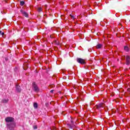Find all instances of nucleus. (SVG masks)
Listing matches in <instances>:
<instances>
[{
	"label": "nucleus",
	"mask_w": 130,
	"mask_h": 130,
	"mask_svg": "<svg viewBox=\"0 0 130 130\" xmlns=\"http://www.w3.org/2000/svg\"><path fill=\"white\" fill-rule=\"evenodd\" d=\"M1 35H2V36H4V35H5V33L4 32L1 33Z\"/></svg>",
	"instance_id": "obj_17"
},
{
	"label": "nucleus",
	"mask_w": 130,
	"mask_h": 130,
	"mask_svg": "<svg viewBox=\"0 0 130 130\" xmlns=\"http://www.w3.org/2000/svg\"><path fill=\"white\" fill-rule=\"evenodd\" d=\"M34 108L36 109V108H38V104H37V103H35L34 104Z\"/></svg>",
	"instance_id": "obj_11"
},
{
	"label": "nucleus",
	"mask_w": 130,
	"mask_h": 130,
	"mask_svg": "<svg viewBox=\"0 0 130 130\" xmlns=\"http://www.w3.org/2000/svg\"><path fill=\"white\" fill-rule=\"evenodd\" d=\"M15 120V119L12 117H7L5 118V121L6 122H13Z\"/></svg>",
	"instance_id": "obj_4"
},
{
	"label": "nucleus",
	"mask_w": 130,
	"mask_h": 130,
	"mask_svg": "<svg viewBox=\"0 0 130 130\" xmlns=\"http://www.w3.org/2000/svg\"><path fill=\"white\" fill-rule=\"evenodd\" d=\"M32 88L35 92H36V93H38V92H39V88L38 87L37 85H36L35 82H34L32 83Z\"/></svg>",
	"instance_id": "obj_2"
},
{
	"label": "nucleus",
	"mask_w": 130,
	"mask_h": 130,
	"mask_svg": "<svg viewBox=\"0 0 130 130\" xmlns=\"http://www.w3.org/2000/svg\"><path fill=\"white\" fill-rule=\"evenodd\" d=\"M102 47V45L99 44L96 45V48L99 49V48H101Z\"/></svg>",
	"instance_id": "obj_10"
},
{
	"label": "nucleus",
	"mask_w": 130,
	"mask_h": 130,
	"mask_svg": "<svg viewBox=\"0 0 130 130\" xmlns=\"http://www.w3.org/2000/svg\"><path fill=\"white\" fill-rule=\"evenodd\" d=\"M130 56H127L126 58V64H129L130 63Z\"/></svg>",
	"instance_id": "obj_8"
},
{
	"label": "nucleus",
	"mask_w": 130,
	"mask_h": 130,
	"mask_svg": "<svg viewBox=\"0 0 130 130\" xmlns=\"http://www.w3.org/2000/svg\"><path fill=\"white\" fill-rule=\"evenodd\" d=\"M16 89L17 92H18V93H20V92H21V91L22 90V89H21V88H20V86H19V84L16 85Z\"/></svg>",
	"instance_id": "obj_6"
},
{
	"label": "nucleus",
	"mask_w": 130,
	"mask_h": 130,
	"mask_svg": "<svg viewBox=\"0 0 130 130\" xmlns=\"http://www.w3.org/2000/svg\"><path fill=\"white\" fill-rule=\"evenodd\" d=\"M124 50H125V51H128V47H127V46L124 47Z\"/></svg>",
	"instance_id": "obj_14"
},
{
	"label": "nucleus",
	"mask_w": 130,
	"mask_h": 130,
	"mask_svg": "<svg viewBox=\"0 0 130 130\" xmlns=\"http://www.w3.org/2000/svg\"><path fill=\"white\" fill-rule=\"evenodd\" d=\"M95 107L96 108V109H101V108H104V107H105V104L103 103L100 104L99 105H96Z\"/></svg>",
	"instance_id": "obj_5"
},
{
	"label": "nucleus",
	"mask_w": 130,
	"mask_h": 130,
	"mask_svg": "<svg viewBox=\"0 0 130 130\" xmlns=\"http://www.w3.org/2000/svg\"><path fill=\"white\" fill-rule=\"evenodd\" d=\"M70 17L71 19H73V20L75 19V17L72 15H70Z\"/></svg>",
	"instance_id": "obj_16"
},
{
	"label": "nucleus",
	"mask_w": 130,
	"mask_h": 130,
	"mask_svg": "<svg viewBox=\"0 0 130 130\" xmlns=\"http://www.w3.org/2000/svg\"><path fill=\"white\" fill-rule=\"evenodd\" d=\"M34 127L35 129H36V128H37V126H35Z\"/></svg>",
	"instance_id": "obj_18"
},
{
	"label": "nucleus",
	"mask_w": 130,
	"mask_h": 130,
	"mask_svg": "<svg viewBox=\"0 0 130 130\" xmlns=\"http://www.w3.org/2000/svg\"><path fill=\"white\" fill-rule=\"evenodd\" d=\"M77 61L78 63H80L81 64H85L86 63V60L81 58H77Z\"/></svg>",
	"instance_id": "obj_3"
},
{
	"label": "nucleus",
	"mask_w": 130,
	"mask_h": 130,
	"mask_svg": "<svg viewBox=\"0 0 130 130\" xmlns=\"http://www.w3.org/2000/svg\"><path fill=\"white\" fill-rule=\"evenodd\" d=\"M7 126L10 130H14L16 127V123H7Z\"/></svg>",
	"instance_id": "obj_1"
},
{
	"label": "nucleus",
	"mask_w": 130,
	"mask_h": 130,
	"mask_svg": "<svg viewBox=\"0 0 130 130\" xmlns=\"http://www.w3.org/2000/svg\"><path fill=\"white\" fill-rule=\"evenodd\" d=\"M38 11L39 12H42V8L41 7H39L38 8Z\"/></svg>",
	"instance_id": "obj_13"
},
{
	"label": "nucleus",
	"mask_w": 130,
	"mask_h": 130,
	"mask_svg": "<svg viewBox=\"0 0 130 130\" xmlns=\"http://www.w3.org/2000/svg\"><path fill=\"white\" fill-rule=\"evenodd\" d=\"M9 102V99H4L2 101V103L6 104Z\"/></svg>",
	"instance_id": "obj_9"
},
{
	"label": "nucleus",
	"mask_w": 130,
	"mask_h": 130,
	"mask_svg": "<svg viewBox=\"0 0 130 130\" xmlns=\"http://www.w3.org/2000/svg\"><path fill=\"white\" fill-rule=\"evenodd\" d=\"M20 12L22 14V15L23 16H24L25 17H28V13H27V12H26L23 10H21Z\"/></svg>",
	"instance_id": "obj_7"
},
{
	"label": "nucleus",
	"mask_w": 130,
	"mask_h": 130,
	"mask_svg": "<svg viewBox=\"0 0 130 130\" xmlns=\"http://www.w3.org/2000/svg\"><path fill=\"white\" fill-rule=\"evenodd\" d=\"M53 91H54V90H51L50 91V93H53Z\"/></svg>",
	"instance_id": "obj_19"
},
{
	"label": "nucleus",
	"mask_w": 130,
	"mask_h": 130,
	"mask_svg": "<svg viewBox=\"0 0 130 130\" xmlns=\"http://www.w3.org/2000/svg\"><path fill=\"white\" fill-rule=\"evenodd\" d=\"M53 42L56 45H58V44H59V43H58V41L55 40Z\"/></svg>",
	"instance_id": "obj_12"
},
{
	"label": "nucleus",
	"mask_w": 130,
	"mask_h": 130,
	"mask_svg": "<svg viewBox=\"0 0 130 130\" xmlns=\"http://www.w3.org/2000/svg\"><path fill=\"white\" fill-rule=\"evenodd\" d=\"M0 33H1V34H2V31H0Z\"/></svg>",
	"instance_id": "obj_21"
},
{
	"label": "nucleus",
	"mask_w": 130,
	"mask_h": 130,
	"mask_svg": "<svg viewBox=\"0 0 130 130\" xmlns=\"http://www.w3.org/2000/svg\"><path fill=\"white\" fill-rule=\"evenodd\" d=\"M23 5H25V2H24L23 1H21L20 6H23Z\"/></svg>",
	"instance_id": "obj_15"
},
{
	"label": "nucleus",
	"mask_w": 130,
	"mask_h": 130,
	"mask_svg": "<svg viewBox=\"0 0 130 130\" xmlns=\"http://www.w3.org/2000/svg\"><path fill=\"white\" fill-rule=\"evenodd\" d=\"M127 91L130 92V88L127 89Z\"/></svg>",
	"instance_id": "obj_20"
},
{
	"label": "nucleus",
	"mask_w": 130,
	"mask_h": 130,
	"mask_svg": "<svg viewBox=\"0 0 130 130\" xmlns=\"http://www.w3.org/2000/svg\"><path fill=\"white\" fill-rule=\"evenodd\" d=\"M45 7H47V5H45Z\"/></svg>",
	"instance_id": "obj_22"
}]
</instances>
